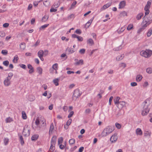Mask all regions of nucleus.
Returning <instances> with one entry per match:
<instances>
[{
    "mask_svg": "<svg viewBox=\"0 0 152 152\" xmlns=\"http://www.w3.org/2000/svg\"><path fill=\"white\" fill-rule=\"evenodd\" d=\"M5 34V33L3 32H0V36L2 37H4Z\"/></svg>",
    "mask_w": 152,
    "mask_h": 152,
    "instance_id": "nucleus-63",
    "label": "nucleus"
},
{
    "mask_svg": "<svg viewBox=\"0 0 152 152\" xmlns=\"http://www.w3.org/2000/svg\"><path fill=\"white\" fill-rule=\"evenodd\" d=\"M66 51H67L68 52V54H72L75 51L73 50H71V49L70 48H67L66 50Z\"/></svg>",
    "mask_w": 152,
    "mask_h": 152,
    "instance_id": "nucleus-33",
    "label": "nucleus"
},
{
    "mask_svg": "<svg viewBox=\"0 0 152 152\" xmlns=\"http://www.w3.org/2000/svg\"><path fill=\"white\" fill-rule=\"evenodd\" d=\"M113 127L110 126H108L103 130L102 133V137H105L112 133L114 130Z\"/></svg>",
    "mask_w": 152,
    "mask_h": 152,
    "instance_id": "nucleus-2",
    "label": "nucleus"
},
{
    "mask_svg": "<svg viewBox=\"0 0 152 152\" xmlns=\"http://www.w3.org/2000/svg\"><path fill=\"white\" fill-rule=\"evenodd\" d=\"M9 140L8 138H4V142L5 145H7L8 144Z\"/></svg>",
    "mask_w": 152,
    "mask_h": 152,
    "instance_id": "nucleus-48",
    "label": "nucleus"
},
{
    "mask_svg": "<svg viewBox=\"0 0 152 152\" xmlns=\"http://www.w3.org/2000/svg\"><path fill=\"white\" fill-rule=\"evenodd\" d=\"M56 136H53L52 137L51 140V144L55 145L56 142Z\"/></svg>",
    "mask_w": 152,
    "mask_h": 152,
    "instance_id": "nucleus-13",
    "label": "nucleus"
},
{
    "mask_svg": "<svg viewBox=\"0 0 152 152\" xmlns=\"http://www.w3.org/2000/svg\"><path fill=\"white\" fill-rule=\"evenodd\" d=\"M19 66L21 67L23 69H26V66L24 64H19Z\"/></svg>",
    "mask_w": 152,
    "mask_h": 152,
    "instance_id": "nucleus-54",
    "label": "nucleus"
},
{
    "mask_svg": "<svg viewBox=\"0 0 152 152\" xmlns=\"http://www.w3.org/2000/svg\"><path fill=\"white\" fill-rule=\"evenodd\" d=\"M75 139L72 138L70 139L69 141V143L70 145H72L75 142Z\"/></svg>",
    "mask_w": 152,
    "mask_h": 152,
    "instance_id": "nucleus-37",
    "label": "nucleus"
},
{
    "mask_svg": "<svg viewBox=\"0 0 152 152\" xmlns=\"http://www.w3.org/2000/svg\"><path fill=\"white\" fill-rule=\"evenodd\" d=\"M10 79L6 78L4 81V84L6 86H9L11 84Z\"/></svg>",
    "mask_w": 152,
    "mask_h": 152,
    "instance_id": "nucleus-9",
    "label": "nucleus"
},
{
    "mask_svg": "<svg viewBox=\"0 0 152 152\" xmlns=\"http://www.w3.org/2000/svg\"><path fill=\"white\" fill-rule=\"evenodd\" d=\"M59 80V79L58 78H56L53 80V82L56 86H58V85Z\"/></svg>",
    "mask_w": 152,
    "mask_h": 152,
    "instance_id": "nucleus-28",
    "label": "nucleus"
},
{
    "mask_svg": "<svg viewBox=\"0 0 152 152\" xmlns=\"http://www.w3.org/2000/svg\"><path fill=\"white\" fill-rule=\"evenodd\" d=\"M87 44H89L90 45H92L94 44L93 40L91 38L87 40Z\"/></svg>",
    "mask_w": 152,
    "mask_h": 152,
    "instance_id": "nucleus-18",
    "label": "nucleus"
},
{
    "mask_svg": "<svg viewBox=\"0 0 152 152\" xmlns=\"http://www.w3.org/2000/svg\"><path fill=\"white\" fill-rule=\"evenodd\" d=\"M94 18H93L92 19H91L90 20H89L86 24L85 27V28H88L89 26L91 24V23L92 21L93 20Z\"/></svg>",
    "mask_w": 152,
    "mask_h": 152,
    "instance_id": "nucleus-15",
    "label": "nucleus"
},
{
    "mask_svg": "<svg viewBox=\"0 0 152 152\" xmlns=\"http://www.w3.org/2000/svg\"><path fill=\"white\" fill-rule=\"evenodd\" d=\"M75 32L78 34H80L82 33V31L80 29H77L75 31Z\"/></svg>",
    "mask_w": 152,
    "mask_h": 152,
    "instance_id": "nucleus-58",
    "label": "nucleus"
},
{
    "mask_svg": "<svg viewBox=\"0 0 152 152\" xmlns=\"http://www.w3.org/2000/svg\"><path fill=\"white\" fill-rule=\"evenodd\" d=\"M6 122L7 123H10V122L13 121V120L12 118H10V117H9L6 119Z\"/></svg>",
    "mask_w": 152,
    "mask_h": 152,
    "instance_id": "nucleus-34",
    "label": "nucleus"
},
{
    "mask_svg": "<svg viewBox=\"0 0 152 152\" xmlns=\"http://www.w3.org/2000/svg\"><path fill=\"white\" fill-rule=\"evenodd\" d=\"M39 137V135L38 134L33 135L31 137V139L32 141H35L37 140Z\"/></svg>",
    "mask_w": 152,
    "mask_h": 152,
    "instance_id": "nucleus-19",
    "label": "nucleus"
},
{
    "mask_svg": "<svg viewBox=\"0 0 152 152\" xmlns=\"http://www.w3.org/2000/svg\"><path fill=\"white\" fill-rule=\"evenodd\" d=\"M117 138L116 134H114L111 137L110 140L112 143L115 142L117 141Z\"/></svg>",
    "mask_w": 152,
    "mask_h": 152,
    "instance_id": "nucleus-8",
    "label": "nucleus"
},
{
    "mask_svg": "<svg viewBox=\"0 0 152 152\" xmlns=\"http://www.w3.org/2000/svg\"><path fill=\"white\" fill-rule=\"evenodd\" d=\"M27 66L28 68L30 69L29 71V73L30 74L32 73L34 71V69L32 66L30 64H28Z\"/></svg>",
    "mask_w": 152,
    "mask_h": 152,
    "instance_id": "nucleus-11",
    "label": "nucleus"
},
{
    "mask_svg": "<svg viewBox=\"0 0 152 152\" xmlns=\"http://www.w3.org/2000/svg\"><path fill=\"white\" fill-rule=\"evenodd\" d=\"M40 122H42V126H46V120L44 118V117L42 116H41L40 117Z\"/></svg>",
    "mask_w": 152,
    "mask_h": 152,
    "instance_id": "nucleus-12",
    "label": "nucleus"
},
{
    "mask_svg": "<svg viewBox=\"0 0 152 152\" xmlns=\"http://www.w3.org/2000/svg\"><path fill=\"white\" fill-rule=\"evenodd\" d=\"M19 140H20V144L23 145L24 143L23 138L22 135L20 136Z\"/></svg>",
    "mask_w": 152,
    "mask_h": 152,
    "instance_id": "nucleus-31",
    "label": "nucleus"
},
{
    "mask_svg": "<svg viewBox=\"0 0 152 152\" xmlns=\"http://www.w3.org/2000/svg\"><path fill=\"white\" fill-rule=\"evenodd\" d=\"M22 118L24 119H26L27 118L26 113L25 112L23 111L22 112Z\"/></svg>",
    "mask_w": 152,
    "mask_h": 152,
    "instance_id": "nucleus-46",
    "label": "nucleus"
},
{
    "mask_svg": "<svg viewBox=\"0 0 152 152\" xmlns=\"http://www.w3.org/2000/svg\"><path fill=\"white\" fill-rule=\"evenodd\" d=\"M3 64L4 66H7L9 64V62L7 60L3 62Z\"/></svg>",
    "mask_w": 152,
    "mask_h": 152,
    "instance_id": "nucleus-56",
    "label": "nucleus"
},
{
    "mask_svg": "<svg viewBox=\"0 0 152 152\" xmlns=\"http://www.w3.org/2000/svg\"><path fill=\"white\" fill-rule=\"evenodd\" d=\"M55 146L54 145L51 144V145L49 149V151H51V150H52L53 151L55 149Z\"/></svg>",
    "mask_w": 152,
    "mask_h": 152,
    "instance_id": "nucleus-53",
    "label": "nucleus"
},
{
    "mask_svg": "<svg viewBox=\"0 0 152 152\" xmlns=\"http://www.w3.org/2000/svg\"><path fill=\"white\" fill-rule=\"evenodd\" d=\"M13 76V74L12 72H10L8 73V76L7 77L8 78H9L10 79H11V77H12Z\"/></svg>",
    "mask_w": 152,
    "mask_h": 152,
    "instance_id": "nucleus-52",
    "label": "nucleus"
},
{
    "mask_svg": "<svg viewBox=\"0 0 152 152\" xmlns=\"http://www.w3.org/2000/svg\"><path fill=\"white\" fill-rule=\"evenodd\" d=\"M146 72L148 74H151L152 73V68H148L146 69Z\"/></svg>",
    "mask_w": 152,
    "mask_h": 152,
    "instance_id": "nucleus-42",
    "label": "nucleus"
},
{
    "mask_svg": "<svg viewBox=\"0 0 152 152\" xmlns=\"http://www.w3.org/2000/svg\"><path fill=\"white\" fill-rule=\"evenodd\" d=\"M104 92V91L102 90H100V91L99 93L98 94V95H100L99 96V98L101 99L102 98V96L101 94Z\"/></svg>",
    "mask_w": 152,
    "mask_h": 152,
    "instance_id": "nucleus-55",
    "label": "nucleus"
},
{
    "mask_svg": "<svg viewBox=\"0 0 152 152\" xmlns=\"http://www.w3.org/2000/svg\"><path fill=\"white\" fill-rule=\"evenodd\" d=\"M48 18L49 17L48 15H45L42 17V22H45L48 20Z\"/></svg>",
    "mask_w": 152,
    "mask_h": 152,
    "instance_id": "nucleus-25",
    "label": "nucleus"
},
{
    "mask_svg": "<svg viewBox=\"0 0 152 152\" xmlns=\"http://www.w3.org/2000/svg\"><path fill=\"white\" fill-rule=\"evenodd\" d=\"M1 53L4 55H7L8 54V51L7 50H2Z\"/></svg>",
    "mask_w": 152,
    "mask_h": 152,
    "instance_id": "nucleus-45",
    "label": "nucleus"
},
{
    "mask_svg": "<svg viewBox=\"0 0 152 152\" xmlns=\"http://www.w3.org/2000/svg\"><path fill=\"white\" fill-rule=\"evenodd\" d=\"M142 77L141 75H137L136 77V80L137 82H139L142 80Z\"/></svg>",
    "mask_w": 152,
    "mask_h": 152,
    "instance_id": "nucleus-20",
    "label": "nucleus"
},
{
    "mask_svg": "<svg viewBox=\"0 0 152 152\" xmlns=\"http://www.w3.org/2000/svg\"><path fill=\"white\" fill-rule=\"evenodd\" d=\"M124 55L122 54L121 55L117 56L116 58V59L117 61H120L124 57Z\"/></svg>",
    "mask_w": 152,
    "mask_h": 152,
    "instance_id": "nucleus-27",
    "label": "nucleus"
},
{
    "mask_svg": "<svg viewBox=\"0 0 152 152\" xmlns=\"http://www.w3.org/2000/svg\"><path fill=\"white\" fill-rule=\"evenodd\" d=\"M40 121L39 118L37 117L36 118V121H35V124L37 125V126L39 124Z\"/></svg>",
    "mask_w": 152,
    "mask_h": 152,
    "instance_id": "nucleus-43",
    "label": "nucleus"
},
{
    "mask_svg": "<svg viewBox=\"0 0 152 152\" xmlns=\"http://www.w3.org/2000/svg\"><path fill=\"white\" fill-rule=\"evenodd\" d=\"M20 46L21 49L23 50L26 48V44L24 42H22L20 44Z\"/></svg>",
    "mask_w": 152,
    "mask_h": 152,
    "instance_id": "nucleus-22",
    "label": "nucleus"
},
{
    "mask_svg": "<svg viewBox=\"0 0 152 152\" xmlns=\"http://www.w3.org/2000/svg\"><path fill=\"white\" fill-rule=\"evenodd\" d=\"M79 53L81 54H83L85 52V49H82L79 51Z\"/></svg>",
    "mask_w": 152,
    "mask_h": 152,
    "instance_id": "nucleus-50",
    "label": "nucleus"
},
{
    "mask_svg": "<svg viewBox=\"0 0 152 152\" xmlns=\"http://www.w3.org/2000/svg\"><path fill=\"white\" fill-rule=\"evenodd\" d=\"M152 27H151L148 30V31L147 34V36L148 37H150L152 34Z\"/></svg>",
    "mask_w": 152,
    "mask_h": 152,
    "instance_id": "nucleus-32",
    "label": "nucleus"
},
{
    "mask_svg": "<svg viewBox=\"0 0 152 152\" xmlns=\"http://www.w3.org/2000/svg\"><path fill=\"white\" fill-rule=\"evenodd\" d=\"M63 141V138L62 137H61L58 138V145H59L60 144L62 143Z\"/></svg>",
    "mask_w": 152,
    "mask_h": 152,
    "instance_id": "nucleus-41",
    "label": "nucleus"
},
{
    "mask_svg": "<svg viewBox=\"0 0 152 152\" xmlns=\"http://www.w3.org/2000/svg\"><path fill=\"white\" fill-rule=\"evenodd\" d=\"M133 26L132 24H129L128 26V27H127V30L129 31L130 30L133 28Z\"/></svg>",
    "mask_w": 152,
    "mask_h": 152,
    "instance_id": "nucleus-51",
    "label": "nucleus"
},
{
    "mask_svg": "<svg viewBox=\"0 0 152 152\" xmlns=\"http://www.w3.org/2000/svg\"><path fill=\"white\" fill-rule=\"evenodd\" d=\"M147 26L146 24L144 23V24L143 25L142 27L138 29L137 33H140V32L143 31Z\"/></svg>",
    "mask_w": 152,
    "mask_h": 152,
    "instance_id": "nucleus-16",
    "label": "nucleus"
},
{
    "mask_svg": "<svg viewBox=\"0 0 152 152\" xmlns=\"http://www.w3.org/2000/svg\"><path fill=\"white\" fill-rule=\"evenodd\" d=\"M115 125L116 127L118 129H120L121 128V125L119 123H115Z\"/></svg>",
    "mask_w": 152,
    "mask_h": 152,
    "instance_id": "nucleus-60",
    "label": "nucleus"
},
{
    "mask_svg": "<svg viewBox=\"0 0 152 152\" xmlns=\"http://www.w3.org/2000/svg\"><path fill=\"white\" fill-rule=\"evenodd\" d=\"M59 145V148L61 149H62V150L64 149L65 147V145H64L60 144Z\"/></svg>",
    "mask_w": 152,
    "mask_h": 152,
    "instance_id": "nucleus-62",
    "label": "nucleus"
},
{
    "mask_svg": "<svg viewBox=\"0 0 152 152\" xmlns=\"http://www.w3.org/2000/svg\"><path fill=\"white\" fill-rule=\"evenodd\" d=\"M111 5V3H107L105 5H104L102 7V9H103V10H105L106 8H107L109 7Z\"/></svg>",
    "mask_w": 152,
    "mask_h": 152,
    "instance_id": "nucleus-29",
    "label": "nucleus"
},
{
    "mask_svg": "<svg viewBox=\"0 0 152 152\" xmlns=\"http://www.w3.org/2000/svg\"><path fill=\"white\" fill-rule=\"evenodd\" d=\"M121 49V45H120L118 47L114 48L113 49V50L115 51H118Z\"/></svg>",
    "mask_w": 152,
    "mask_h": 152,
    "instance_id": "nucleus-44",
    "label": "nucleus"
},
{
    "mask_svg": "<svg viewBox=\"0 0 152 152\" xmlns=\"http://www.w3.org/2000/svg\"><path fill=\"white\" fill-rule=\"evenodd\" d=\"M19 58L18 56L16 55L14 57V58L13 59L12 61L14 63H16L17 62Z\"/></svg>",
    "mask_w": 152,
    "mask_h": 152,
    "instance_id": "nucleus-38",
    "label": "nucleus"
},
{
    "mask_svg": "<svg viewBox=\"0 0 152 152\" xmlns=\"http://www.w3.org/2000/svg\"><path fill=\"white\" fill-rule=\"evenodd\" d=\"M137 134L139 135H142V132L140 128H137L136 131Z\"/></svg>",
    "mask_w": 152,
    "mask_h": 152,
    "instance_id": "nucleus-21",
    "label": "nucleus"
},
{
    "mask_svg": "<svg viewBox=\"0 0 152 152\" xmlns=\"http://www.w3.org/2000/svg\"><path fill=\"white\" fill-rule=\"evenodd\" d=\"M125 105V102L124 101L120 102L118 104L117 106L119 108H122Z\"/></svg>",
    "mask_w": 152,
    "mask_h": 152,
    "instance_id": "nucleus-10",
    "label": "nucleus"
},
{
    "mask_svg": "<svg viewBox=\"0 0 152 152\" xmlns=\"http://www.w3.org/2000/svg\"><path fill=\"white\" fill-rule=\"evenodd\" d=\"M57 10L56 9H54L53 8L51 7L50 9V12H56Z\"/></svg>",
    "mask_w": 152,
    "mask_h": 152,
    "instance_id": "nucleus-61",
    "label": "nucleus"
},
{
    "mask_svg": "<svg viewBox=\"0 0 152 152\" xmlns=\"http://www.w3.org/2000/svg\"><path fill=\"white\" fill-rule=\"evenodd\" d=\"M143 14L142 13H140L138 14L136 17V18L137 20H140L141 17L143 16Z\"/></svg>",
    "mask_w": 152,
    "mask_h": 152,
    "instance_id": "nucleus-30",
    "label": "nucleus"
},
{
    "mask_svg": "<svg viewBox=\"0 0 152 152\" xmlns=\"http://www.w3.org/2000/svg\"><path fill=\"white\" fill-rule=\"evenodd\" d=\"M120 99V98L118 96H117L114 100V103L115 104L117 105V106L120 102H119V100Z\"/></svg>",
    "mask_w": 152,
    "mask_h": 152,
    "instance_id": "nucleus-24",
    "label": "nucleus"
},
{
    "mask_svg": "<svg viewBox=\"0 0 152 152\" xmlns=\"http://www.w3.org/2000/svg\"><path fill=\"white\" fill-rule=\"evenodd\" d=\"M151 4V2L148 1L145 6L144 10L145 11V15H147L150 12L149 9L150 8Z\"/></svg>",
    "mask_w": 152,
    "mask_h": 152,
    "instance_id": "nucleus-6",
    "label": "nucleus"
},
{
    "mask_svg": "<svg viewBox=\"0 0 152 152\" xmlns=\"http://www.w3.org/2000/svg\"><path fill=\"white\" fill-rule=\"evenodd\" d=\"M144 20H143L142 23L143 24H145L147 26L149 25L151 23L152 20V15L151 14L149 15H145L144 16Z\"/></svg>",
    "mask_w": 152,
    "mask_h": 152,
    "instance_id": "nucleus-4",
    "label": "nucleus"
},
{
    "mask_svg": "<svg viewBox=\"0 0 152 152\" xmlns=\"http://www.w3.org/2000/svg\"><path fill=\"white\" fill-rule=\"evenodd\" d=\"M81 94V93H80V91L78 89H75L74 91L73 94L72 96V99L75 100L79 97H80Z\"/></svg>",
    "mask_w": 152,
    "mask_h": 152,
    "instance_id": "nucleus-5",
    "label": "nucleus"
},
{
    "mask_svg": "<svg viewBox=\"0 0 152 152\" xmlns=\"http://www.w3.org/2000/svg\"><path fill=\"white\" fill-rule=\"evenodd\" d=\"M77 147L76 146H74L73 148H71L70 149V151L71 152H73V151L75 150L77 148Z\"/></svg>",
    "mask_w": 152,
    "mask_h": 152,
    "instance_id": "nucleus-64",
    "label": "nucleus"
},
{
    "mask_svg": "<svg viewBox=\"0 0 152 152\" xmlns=\"http://www.w3.org/2000/svg\"><path fill=\"white\" fill-rule=\"evenodd\" d=\"M37 71L39 74L41 75L42 73V69L40 67H37Z\"/></svg>",
    "mask_w": 152,
    "mask_h": 152,
    "instance_id": "nucleus-36",
    "label": "nucleus"
},
{
    "mask_svg": "<svg viewBox=\"0 0 152 152\" xmlns=\"http://www.w3.org/2000/svg\"><path fill=\"white\" fill-rule=\"evenodd\" d=\"M44 54V51L42 50H40L38 53V56L39 57L43 56Z\"/></svg>",
    "mask_w": 152,
    "mask_h": 152,
    "instance_id": "nucleus-23",
    "label": "nucleus"
},
{
    "mask_svg": "<svg viewBox=\"0 0 152 152\" xmlns=\"http://www.w3.org/2000/svg\"><path fill=\"white\" fill-rule=\"evenodd\" d=\"M126 2L125 1H121L119 5V8L121 9L124 8L125 6Z\"/></svg>",
    "mask_w": 152,
    "mask_h": 152,
    "instance_id": "nucleus-14",
    "label": "nucleus"
},
{
    "mask_svg": "<svg viewBox=\"0 0 152 152\" xmlns=\"http://www.w3.org/2000/svg\"><path fill=\"white\" fill-rule=\"evenodd\" d=\"M83 64V61L82 59L80 60L78 62L75 63V65H79L80 64L82 65Z\"/></svg>",
    "mask_w": 152,
    "mask_h": 152,
    "instance_id": "nucleus-26",
    "label": "nucleus"
},
{
    "mask_svg": "<svg viewBox=\"0 0 152 152\" xmlns=\"http://www.w3.org/2000/svg\"><path fill=\"white\" fill-rule=\"evenodd\" d=\"M140 55L145 58H148L152 55V50L149 49H146L145 50H142L140 52Z\"/></svg>",
    "mask_w": 152,
    "mask_h": 152,
    "instance_id": "nucleus-3",
    "label": "nucleus"
},
{
    "mask_svg": "<svg viewBox=\"0 0 152 152\" xmlns=\"http://www.w3.org/2000/svg\"><path fill=\"white\" fill-rule=\"evenodd\" d=\"M77 4V1H74L72 4H71V6L70 7V9L71 10L72 8H73L75 5Z\"/></svg>",
    "mask_w": 152,
    "mask_h": 152,
    "instance_id": "nucleus-47",
    "label": "nucleus"
},
{
    "mask_svg": "<svg viewBox=\"0 0 152 152\" xmlns=\"http://www.w3.org/2000/svg\"><path fill=\"white\" fill-rule=\"evenodd\" d=\"M72 121V119H69L67 121L66 125L67 126H69L71 124Z\"/></svg>",
    "mask_w": 152,
    "mask_h": 152,
    "instance_id": "nucleus-57",
    "label": "nucleus"
},
{
    "mask_svg": "<svg viewBox=\"0 0 152 152\" xmlns=\"http://www.w3.org/2000/svg\"><path fill=\"white\" fill-rule=\"evenodd\" d=\"M58 64L57 63L54 64L52 66L53 69L56 71L58 69Z\"/></svg>",
    "mask_w": 152,
    "mask_h": 152,
    "instance_id": "nucleus-40",
    "label": "nucleus"
},
{
    "mask_svg": "<svg viewBox=\"0 0 152 152\" xmlns=\"http://www.w3.org/2000/svg\"><path fill=\"white\" fill-rule=\"evenodd\" d=\"M72 37L74 38H77L78 41L82 42L83 40V38L82 37L79 36L75 34H72Z\"/></svg>",
    "mask_w": 152,
    "mask_h": 152,
    "instance_id": "nucleus-7",
    "label": "nucleus"
},
{
    "mask_svg": "<svg viewBox=\"0 0 152 152\" xmlns=\"http://www.w3.org/2000/svg\"><path fill=\"white\" fill-rule=\"evenodd\" d=\"M49 25V24H47L41 26L39 28V31H41L44 30L45 28L47 27Z\"/></svg>",
    "mask_w": 152,
    "mask_h": 152,
    "instance_id": "nucleus-17",
    "label": "nucleus"
},
{
    "mask_svg": "<svg viewBox=\"0 0 152 152\" xmlns=\"http://www.w3.org/2000/svg\"><path fill=\"white\" fill-rule=\"evenodd\" d=\"M53 128H54L53 124V123H52L50 124V129L49 131V133H50V132L52 133V132L53 131Z\"/></svg>",
    "mask_w": 152,
    "mask_h": 152,
    "instance_id": "nucleus-39",
    "label": "nucleus"
},
{
    "mask_svg": "<svg viewBox=\"0 0 152 152\" xmlns=\"http://www.w3.org/2000/svg\"><path fill=\"white\" fill-rule=\"evenodd\" d=\"M150 100L147 99L144 101L142 103L143 110L142 111V115H146L150 110V108L149 107L150 104Z\"/></svg>",
    "mask_w": 152,
    "mask_h": 152,
    "instance_id": "nucleus-1",
    "label": "nucleus"
},
{
    "mask_svg": "<svg viewBox=\"0 0 152 152\" xmlns=\"http://www.w3.org/2000/svg\"><path fill=\"white\" fill-rule=\"evenodd\" d=\"M35 99V97L32 95H30L29 96L28 100L30 101H33Z\"/></svg>",
    "mask_w": 152,
    "mask_h": 152,
    "instance_id": "nucleus-35",
    "label": "nucleus"
},
{
    "mask_svg": "<svg viewBox=\"0 0 152 152\" xmlns=\"http://www.w3.org/2000/svg\"><path fill=\"white\" fill-rule=\"evenodd\" d=\"M120 16L121 17L124 16H127V13L125 11H123L120 14Z\"/></svg>",
    "mask_w": 152,
    "mask_h": 152,
    "instance_id": "nucleus-49",
    "label": "nucleus"
},
{
    "mask_svg": "<svg viewBox=\"0 0 152 152\" xmlns=\"http://www.w3.org/2000/svg\"><path fill=\"white\" fill-rule=\"evenodd\" d=\"M74 114V112L73 111H71L69 114L68 117L69 118L71 117Z\"/></svg>",
    "mask_w": 152,
    "mask_h": 152,
    "instance_id": "nucleus-59",
    "label": "nucleus"
}]
</instances>
